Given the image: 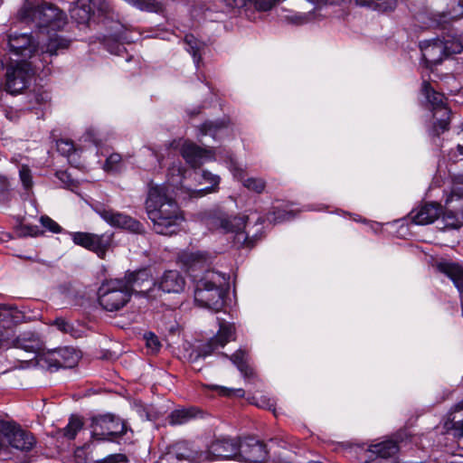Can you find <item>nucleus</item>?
Segmentation results:
<instances>
[{
	"instance_id": "obj_4",
	"label": "nucleus",
	"mask_w": 463,
	"mask_h": 463,
	"mask_svg": "<svg viewBox=\"0 0 463 463\" xmlns=\"http://www.w3.org/2000/svg\"><path fill=\"white\" fill-rule=\"evenodd\" d=\"M237 453L238 442L232 439L223 438L213 440L205 451L194 450L189 444H179L166 458L184 457L203 462L236 458Z\"/></svg>"
},
{
	"instance_id": "obj_11",
	"label": "nucleus",
	"mask_w": 463,
	"mask_h": 463,
	"mask_svg": "<svg viewBox=\"0 0 463 463\" xmlns=\"http://www.w3.org/2000/svg\"><path fill=\"white\" fill-rule=\"evenodd\" d=\"M0 437L5 441L4 451L8 445L22 451L31 450L35 445V439L31 432L10 421L0 420Z\"/></svg>"
},
{
	"instance_id": "obj_2",
	"label": "nucleus",
	"mask_w": 463,
	"mask_h": 463,
	"mask_svg": "<svg viewBox=\"0 0 463 463\" xmlns=\"http://www.w3.org/2000/svg\"><path fill=\"white\" fill-rule=\"evenodd\" d=\"M150 281L147 273L138 272L131 288L128 281L123 279H109L104 281L98 290V301L103 309L109 312L118 311L123 308L130 300L133 291L140 293L142 284Z\"/></svg>"
},
{
	"instance_id": "obj_37",
	"label": "nucleus",
	"mask_w": 463,
	"mask_h": 463,
	"mask_svg": "<svg viewBox=\"0 0 463 463\" xmlns=\"http://www.w3.org/2000/svg\"><path fill=\"white\" fill-rule=\"evenodd\" d=\"M443 44L446 56L460 53L463 51V44L459 39L455 37L443 41Z\"/></svg>"
},
{
	"instance_id": "obj_7",
	"label": "nucleus",
	"mask_w": 463,
	"mask_h": 463,
	"mask_svg": "<svg viewBox=\"0 0 463 463\" xmlns=\"http://www.w3.org/2000/svg\"><path fill=\"white\" fill-rule=\"evenodd\" d=\"M18 14L22 21H31L40 29H47L49 37L55 35V33L51 34V31H59L66 24L65 14L51 4H43L36 7L24 5Z\"/></svg>"
},
{
	"instance_id": "obj_17",
	"label": "nucleus",
	"mask_w": 463,
	"mask_h": 463,
	"mask_svg": "<svg viewBox=\"0 0 463 463\" xmlns=\"http://www.w3.org/2000/svg\"><path fill=\"white\" fill-rule=\"evenodd\" d=\"M205 223L210 230H220L224 233L235 232L239 238L243 237L241 230L244 227V219L241 217L214 214L207 217Z\"/></svg>"
},
{
	"instance_id": "obj_19",
	"label": "nucleus",
	"mask_w": 463,
	"mask_h": 463,
	"mask_svg": "<svg viewBox=\"0 0 463 463\" xmlns=\"http://www.w3.org/2000/svg\"><path fill=\"white\" fill-rule=\"evenodd\" d=\"M177 146H180L182 156L193 168H197L205 162L213 159L212 150L201 148L191 141L180 140Z\"/></svg>"
},
{
	"instance_id": "obj_38",
	"label": "nucleus",
	"mask_w": 463,
	"mask_h": 463,
	"mask_svg": "<svg viewBox=\"0 0 463 463\" xmlns=\"http://www.w3.org/2000/svg\"><path fill=\"white\" fill-rule=\"evenodd\" d=\"M179 444H188L185 441L177 442L175 445H173L169 450L164 454L158 460L157 463H182L183 461H187L188 463H199L200 461L192 460L187 458L184 457H175L174 458H166L170 454H172L175 449V447Z\"/></svg>"
},
{
	"instance_id": "obj_26",
	"label": "nucleus",
	"mask_w": 463,
	"mask_h": 463,
	"mask_svg": "<svg viewBox=\"0 0 463 463\" xmlns=\"http://www.w3.org/2000/svg\"><path fill=\"white\" fill-rule=\"evenodd\" d=\"M230 359L245 379H250L253 375L250 358L245 350L236 351Z\"/></svg>"
},
{
	"instance_id": "obj_39",
	"label": "nucleus",
	"mask_w": 463,
	"mask_h": 463,
	"mask_svg": "<svg viewBox=\"0 0 463 463\" xmlns=\"http://www.w3.org/2000/svg\"><path fill=\"white\" fill-rule=\"evenodd\" d=\"M123 162L119 154H111L106 160L104 169L110 172H118L122 169Z\"/></svg>"
},
{
	"instance_id": "obj_50",
	"label": "nucleus",
	"mask_w": 463,
	"mask_h": 463,
	"mask_svg": "<svg viewBox=\"0 0 463 463\" xmlns=\"http://www.w3.org/2000/svg\"><path fill=\"white\" fill-rule=\"evenodd\" d=\"M9 189V181L5 176L0 175V194L5 193Z\"/></svg>"
},
{
	"instance_id": "obj_34",
	"label": "nucleus",
	"mask_w": 463,
	"mask_h": 463,
	"mask_svg": "<svg viewBox=\"0 0 463 463\" xmlns=\"http://www.w3.org/2000/svg\"><path fill=\"white\" fill-rule=\"evenodd\" d=\"M184 43L186 44L187 52L192 54L195 64L198 65L201 48L203 44L192 34L185 35Z\"/></svg>"
},
{
	"instance_id": "obj_15",
	"label": "nucleus",
	"mask_w": 463,
	"mask_h": 463,
	"mask_svg": "<svg viewBox=\"0 0 463 463\" xmlns=\"http://www.w3.org/2000/svg\"><path fill=\"white\" fill-rule=\"evenodd\" d=\"M339 0H298L296 7L301 12L286 16V19L295 24H304L320 17V11L328 5L337 4Z\"/></svg>"
},
{
	"instance_id": "obj_30",
	"label": "nucleus",
	"mask_w": 463,
	"mask_h": 463,
	"mask_svg": "<svg viewBox=\"0 0 463 463\" xmlns=\"http://www.w3.org/2000/svg\"><path fill=\"white\" fill-rule=\"evenodd\" d=\"M355 4L381 13L392 12L397 5V0H354Z\"/></svg>"
},
{
	"instance_id": "obj_29",
	"label": "nucleus",
	"mask_w": 463,
	"mask_h": 463,
	"mask_svg": "<svg viewBox=\"0 0 463 463\" xmlns=\"http://www.w3.org/2000/svg\"><path fill=\"white\" fill-rule=\"evenodd\" d=\"M60 368H72L80 360V354L71 347H64L57 350Z\"/></svg>"
},
{
	"instance_id": "obj_14",
	"label": "nucleus",
	"mask_w": 463,
	"mask_h": 463,
	"mask_svg": "<svg viewBox=\"0 0 463 463\" xmlns=\"http://www.w3.org/2000/svg\"><path fill=\"white\" fill-rule=\"evenodd\" d=\"M110 10V5L107 0H77L71 4L70 14L78 24H86L96 14L108 15Z\"/></svg>"
},
{
	"instance_id": "obj_25",
	"label": "nucleus",
	"mask_w": 463,
	"mask_h": 463,
	"mask_svg": "<svg viewBox=\"0 0 463 463\" xmlns=\"http://www.w3.org/2000/svg\"><path fill=\"white\" fill-rule=\"evenodd\" d=\"M16 346L26 352L35 354V357L43 351V345L38 335L33 333L24 334L16 339Z\"/></svg>"
},
{
	"instance_id": "obj_31",
	"label": "nucleus",
	"mask_w": 463,
	"mask_h": 463,
	"mask_svg": "<svg viewBox=\"0 0 463 463\" xmlns=\"http://www.w3.org/2000/svg\"><path fill=\"white\" fill-rule=\"evenodd\" d=\"M57 350L43 353V351L37 355L36 362L43 368H46L50 371L58 370L59 360Z\"/></svg>"
},
{
	"instance_id": "obj_52",
	"label": "nucleus",
	"mask_w": 463,
	"mask_h": 463,
	"mask_svg": "<svg viewBox=\"0 0 463 463\" xmlns=\"http://www.w3.org/2000/svg\"><path fill=\"white\" fill-rule=\"evenodd\" d=\"M458 7H459V11L458 13H456L455 14H451V18H456V17H458L460 15H462L463 14V1H460L458 3Z\"/></svg>"
},
{
	"instance_id": "obj_33",
	"label": "nucleus",
	"mask_w": 463,
	"mask_h": 463,
	"mask_svg": "<svg viewBox=\"0 0 463 463\" xmlns=\"http://www.w3.org/2000/svg\"><path fill=\"white\" fill-rule=\"evenodd\" d=\"M195 417L194 409H179L171 412L168 417L171 425H182Z\"/></svg>"
},
{
	"instance_id": "obj_46",
	"label": "nucleus",
	"mask_w": 463,
	"mask_h": 463,
	"mask_svg": "<svg viewBox=\"0 0 463 463\" xmlns=\"http://www.w3.org/2000/svg\"><path fill=\"white\" fill-rule=\"evenodd\" d=\"M127 461L126 455L118 453L109 455L104 458L97 460L96 463H127Z\"/></svg>"
},
{
	"instance_id": "obj_35",
	"label": "nucleus",
	"mask_w": 463,
	"mask_h": 463,
	"mask_svg": "<svg viewBox=\"0 0 463 463\" xmlns=\"http://www.w3.org/2000/svg\"><path fill=\"white\" fill-rule=\"evenodd\" d=\"M233 175L238 180L241 181L243 183V185L247 187L250 190L256 191L259 193L260 188V183L257 179L254 178H246V173L244 170L238 166H234L232 169Z\"/></svg>"
},
{
	"instance_id": "obj_12",
	"label": "nucleus",
	"mask_w": 463,
	"mask_h": 463,
	"mask_svg": "<svg viewBox=\"0 0 463 463\" xmlns=\"http://www.w3.org/2000/svg\"><path fill=\"white\" fill-rule=\"evenodd\" d=\"M71 238L74 244L97 254L99 259H105L108 250L113 244V234H96L85 232H71Z\"/></svg>"
},
{
	"instance_id": "obj_42",
	"label": "nucleus",
	"mask_w": 463,
	"mask_h": 463,
	"mask_svg": "<svg viewBox=\"0 0 463 463\" xmlns=\"http://www.w3.org/2000/svg\"><path fill=\"white\" fill-rule=\"evenodd\" d=\"M21 182L25 189H31L33 186V176L30 168L27 165H22L19 170Z\"/></svg>"
},
{
	"instance_id": "obj_3",
	"label": "nucleus",
	"mask_w": 463,
	"mask_h": 463,
	"mask_svg": "<svg viewBox=\"0 0 463 463\" xmlns=\"http://www.w3.org/2000/svg\"><path fill=\"white\" fill-rule=\"evenodd\" d=\"M8 45L13 53L31 58L39 53L56 55L58 52L69 47L70 40L55 34L48 37L46 43L40 45L39 41L35 43L31 34L13 33L8 36Z\"/></svg>"
},
{
	"instance_id": "obj_48",
	"label": "nucleus",
	"mask_w": 463,
	"mask_h": 463,
	"mask_svg": "<svg viewBox=\"0 0 463 463\" xmlns=\"http://www.w3.org/2000/svg\"><path fill=\"white\" fill-rule=\"evenodd\" d=\"M206 260L205 254L202 252H194L187 255V262L191 263H199L201 261H204Z\"/></svg>"
},
{
	"instance_id": "obj_9",
	"label": "nucleus",
	"mask_w": 463,
	"mask_h": 463,
	"mask_svg": "<svg viewBox=\"0 0 463 463\" xmlns=\"http://www.w3.org/2000/svg\"><path fill=\"white\" fill-rule=\"evenodd\" d=\"M90 428L91 436L97 440H112L127 431L126 423L110 414L93 417Z\"/></svg>"
},
{
	"instance_id": "obj_32",
	"label": "nucleus",
	"mask_w": 463,
	"mask_h": 463,
	"mask_svg": "<svg viewBox=\"0 0 463 463\" xmlns=\"http://www.w3.org/2000/svg\"><path fill=\"white\" fill-rule=\"evenodd\" d=\"M83 425L84 423L81 417L71 415L69 419L68 424L61 430V432L65 438L73 439L77 436L78 432L82 430Z\"/></svg>"
},
{
	"instance_id": "obj_51",
	"label": "nucleus",
	"mask_w": 463,
	"mask_h": 463,
	"mask_svg": "<svg viewBox=\"0 0 463 463\" xmlns=\"http://www.w3.org/2000/svg\"><path fill=\"white\" fill-rule=\"evenodd\" d=\"M279 0H262V12L273 8Z\"/></svg>"
},
{
	"instance_id": "obj_18",
	"label": "nucleus",
	"mask_w": 463,
	"mask_h": 463,
	"mask_svg": "<svg viewBox=\"0 0 463 463\" xmlns=\"http://www.w3.org/2000/svg\"><path fill=\"white\" fill-rule=\"evenodd\" d=\"M30 70L28 63L20 62L16 66H10L6 71L5 89L11 94H18L26 88Z\"/></svg>"
},
{
	"instance_id": "obj_6",
	"label": "nucleus",
	"mask_w": 463,
	"mask_h": 463,
	"mask_svg": "<svg viewBox=\"0 0 463 463\" xmlns=\"http://www.w3.org/2000/svg\"><path fill=\"white\" fill-rule=\"evenodd\" d=\"M185 169L183 167L181 162L173 164L168 169V183L169 185L175 187L181 193L186 194L189 197H203L208 194L217 192L221 178L217 175H213L209 171L203 170L201 173L194 171V178H198V184H210L202 189H194L190 186L184 184Z\"/></svg>"
},
{
	"instance_id": "obj_5",
	"label": "nucleus",
	"mask_w": 463,
	"mask_h": 463,
	"mask_svg": "<svg viewBox=\"0 0 463 463\" xmlns=\"http://www.w3.org/2000/svg\"><path fill=\"white\" fill-rule=\"evenodd\" d=\"M225 284L224 275L213 270L206 271L195 285V303L202 307L218 311L223 304L222 287Z\"/></svg>"
},
{
	"instance_id": "obj_27",
	"label": "nucleus",
	"mask_w": 463,
	"mask_h": 463,
	"mask_svg": "<svg viewBox=\"0 0 463 463\" xmlns=\"http://www.w3.org/2000/svg\"><path fill=\"white\" fill-rule=\"evenodd\" d=\"M399 447L393 440H384L379 443L373 444L369 447V451L376 457L387 458L392 457L397 453Z\"/></svg>"
},
{
	"instance_id": "obj_13",
	"label": "nucleus",
	"mask_w": 463,
	"mask_h": 463,
	"mask_svg": "<svg viewBox=\"0 0 463 463\" xmlns=\"http://www.w3.org/2000/svg\"><path fill=\"white\" fill-rule=\"evenodd\" d=\"M147 279L150 281V284L146 282L148 287H144V284L140 287V294L147 298H156L155 292L160 290L165 293H179L185 285L184 279L176 270L165 271L156 283L152 282L148 275Z\"/></svg>"
},
{
	"instance_id": "obj_23",
	"label": "nucleus",
	"mask_w": 463,
	"mask_h": 463,
	"mask_svg": "<svg viewBox=\"0 0 463 463\" xmlns=\"http://www.w3.org/2000/svg\"><path fill=\"white\" fill-rule=\"evenodd\" d=\"M440 214L438 204L426 203L418 209L411 212L410 218L412 222L418 225L432 223Z\"/></svg>"
},
{
	"instance_id": "obj_45",
	"label": "nucleus",
	"mask_w": 463,
	"mask_h": 463,
	"mask_svg": "<svg viewBox=\"0 0 463 463\" xmlns=\"http://www.w3.org/2000/svg\"><path fill=\"white\" fill-rule=\"evenodd\" d=\"M53 325L62 333L73 335V326L62 317L54 320Z\"/></svg>"
},
{
	"instance_id": "obj_10",
	"label": "nucleus",
	"mask_w": 463,
	"mask_h": 463,
	"mask_svg": "<svg viewBox=\"0 0 463 463\" xmlns=\"http://www.w3.org/2000/svg\"><path fill=\"white\" fill-rule=\"evenodd\" d=\"M422 91L433 111L434 131L439 135L449 128L450 110L446 106L444 95L435 91L428 82L423 83Z\"/></svg>"
},
{
	"instance_id": "obj_24",
	"label": "nucleus",
	"mask_w": 463,
	"mask_h": 463,
	"mask_svg": "<svg viewBox=\"0 0 463 463\" xmlns=\"http://www.w3.org/2000/svg\"><path fill=\"white\" fill-rule=\"evenodd\" d=\"M439 272L449 278L463 297V268L454 262L440 261L437 263Z\"/></svg>"
},
{
	"instance_id": "obj_36",
	"label": "nucleus",
	"mask_w": 463,
	"mask_h": 463,
	"mask_svg": "<svg viewBox=\"0 0 463 463\" xmlns=\"http://www.w3.org/2000/svg\"><path fill=\"white\" fill-rule=\"evenodd\" d=\"M295 217L293 211H287L274 207V211L267 214V220L270 222H281L284 221L291 220Z\"/></svg>"
},
{
	"instance_id": "obj_43",
	"label": "nucleus",
	"mask_w": 463,
	"mask_h": 463,
	"mask_svg": "<svg viewBox=\"0 0 463 463\" xmlns=\"http://www.w3.org/2000/svg\"><path fill=\"white\" fill-rule=\"evenodd\" d=\"M213 388L215 390H218L219 393L223 396H227V397H232V396L242 397V396H244V390L241 388L232 389V388H227V387H223V386H213Z\"/></svg>"
},
{
	"instance_id": "obj_54",
	"label": "nucleus",
	"mask_w": 463,
	"mask_h": 463,
	"mask_svg": "<svg viewBox=\"0 0 463 463\" xmlns=\"http://www.w3.org/2000/svg\"><path fill=\"white\" fill-rule=\"evenodd\" d=\"M458 151L460 155L463 156V146L462 145H458Z\"/></svg>"
},
{
	"instance_id": "obj_49",
	"label": "nucleus",
	"mask_w": 463,
	"mask_h": 463,
	"mask_svg": "<svg viewBox=\"0 0 463 463\" xmlns=\"http://www.w3.org/2000/svg\"><path fill=\"white\" fill-rule=\"evenodd\" d=\"M57 178L64 184L65 187H70L72 181L70 178V175L65 171H59L56 173Z\"/></svg>"
},
{
	"instance_id": "obj_22",
	"label": "nucleus",
	"mask_w": 463,
	"mask_h": 463,
	"mask_svg": "<svg viewBox=\"0 0 463 463\" xmlns=\"http://www.w3.org/2000/svg\"><path fill=\"white\" fill-rule=\"evenodd\" d=\"M420 47L424 61L430 65L438 64L446 57L443 41L439 39L420 43Z\"/></svg>"
},
{
	"instance_id": "obj_16",
	"label": "nucleus",
	"mask_w": 463,
	"mask_h": 463,
	"mask_svg": "<svg viewBox=\"0 0 463 463\" xmlns=\"http://www.w3.org/2000/svg\"><path fill=\"white\" fill-rule=\"evenodd\" d=\"M99 214L112 227L124 229L137 234L144 232L141 222L129 215L110 209H103L99 212Z\"/></svg>"
},
{
	"instance_id": "obj_8",
	"label": "nucleus",
	"mask_w": 463,
	"mask_h": 463,
	"mask_svg": "<svg viewBox=\"0 0 463 463\" xmlns=\"http://www.w3.org/2000/svg\"><path fill=\"white\" fill-rule=\"evenodd\" d=\"M442 220L451 229L463 226V174L456 177L451 194L445 201Z\"/></svg>"
},
{
	"instance_id": "obj_20",
	"label": "nucleus",
	"mask_w": 463,
	"mask_h": 463,
	"mask_svg": "<svg viewBox=\"0 0 463 463\" xmlns=\"http://www.w3.org/2000/svg\"><path fill=\"white\" fill-rule=\"evenodd\" d=\"M233 340H235L234 325L222 323L217 334L201 346L198 356L206 357L211 355L216 349L223 347L227 343Z\"/></svg>"
},
{
	"instance_id": "obj_40",
	"label": "nucleus",
	"mask_w": 463,
	"mask_h": 463,
	"mask_svg": "<svg viewBox=\"0 0 463 463\" xmlns=\"http://www.w3.org/2000/svg\"><path fill=\"white\" fill-rule=\"evenodd\" d=\"M56 146L58 152L68 158L76 153L75 146L70 139H60L57 141Z\"/></svg>"
},
{
	"instance_id": "obj_55",
	"label": "nucleus",
	"mask_w": 463,
	"mask_h": 463,
	"mask_svg": "<svg viewBox=\"0 0 463 463\" xmlns=\"http://www.w3.org/2000/svg\"><path fill=\"white\" fill-rule=\"evenodd\" d=\"M114 24H115V26H116L117 28L121 26L118 23H114Z\"/></svg>"
},
{
	"instance_id": "obj_53",
	"label": "nucleus",
	"mask_w": 463,
	"mask_h": 463,
	"mask_svg": "<svg viewBox=\"0 0 463 463\" xmlns=\"http://www.w3.org/2000/svg\"><path fill=\"white\" fill-rule=\"evenodd\" d=\"M109 36H111L113 39L118 41L120 39V34L118 32H115L111 33Z\"/></svg>"
},
{
	"instance_id": "obj_1",
	"label": "nucleus",
	"mask_w": 463,
	"mask_h": 463,
	"mask_svg": "<svg viewBox=\"0 0 463 463\" xmlns=\"http://www.w3.org/2000/svg\"><path fill=\"white\" fill-rule=\"evenodd\" d=\"M177 190L169 185H156L150 187L146 200V212L153 223L154 231L162 235H172L177 232L184 216L175 199L169 194Z\"/></svg>"
},
{
	"instance_id": "obj_47",
	"label": "nucleus",
	"mask_w": 463,
	"mask_h": 463,
	"mask_svg": "<svg viewBox=\"0 0 463 463\" xmlns=\"http://www.w3.org/2000/svg\"><path fill=\"white\" fill-rule=\"evenodd\" d=\"M146 345L153 351H157L160 347V343H159L157 337L152 333H150L146 336Z\"/></svg>"
},
{
	"instance_id": "obj_41",
	"label": "nucleus",
	"mask_w": 463,
	"mask_h": 463,
	"mask_svg": "<svg viewBox=\"0 0 463 463\" xmlns=\"http://www.w3.org/2000/svg\"><path fill=\"white\" fill-rule=\"evenodd\" d=\"M222 128H224V124L222 122H205L201 127V132L203 133V135H211L215 138L217 133Z\"/></svg>"
},
{
	"instance_id": "obj_44",
	"label": "nucleus",
	"mask_w": 463,
	"mask_h": 463,
	"mask_svg": "<svg viewBox=\"0 0 463 463\" xmlns=\"http://www.w3.org/2000/svg\"><path fill=\"white\" fill-rule=\"evenodd\" d=\"M40 222L45 229L53 233H59L61 231V226L49 216H42Z\"/></svg>"
},
{
	"instance_id": "obj_21",
	"label": "nucleus",
	"mask_w": 463,
	"mask_h": 463,
	"mask_svg": "<svg viewBox=\"0 0 463 463\" xmlns=\"http://www.w3.org/2000/svg\"><path fill=\"white\" fill-rule=\"evenodd\" d=\"M260 442L255 437H246L238 443L236 458L247 463H260Z\"/></svg>"
},
{
	"instance_id": "obj_28",
	"label": "nucleus",
	"mask_w": 463,
	"mask_h": 463,
	"mask_svg": "<svg viewBox=\"0 0 463 463\" xmlns=\"http://www.w3.org/2000/svg\"><path fill=\"white\" fill-rule=\"evenodd\" d=\"M444 427L447 430H454L455 435L463 436V402L449 415Z\"/></svg>"
}]
</instances>
